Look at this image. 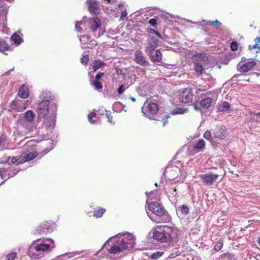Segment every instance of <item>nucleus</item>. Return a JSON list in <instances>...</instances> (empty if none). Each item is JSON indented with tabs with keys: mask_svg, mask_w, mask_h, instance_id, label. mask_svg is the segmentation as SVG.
I'll return each instance as SVG.
<instances>
[{
	"mask_svg": "<svg viewBox=\"0 0 260 260\" xmlns=\"http://www.w3.org/2000/svg\"><path fill=\"white\" fill-rule=\"evenodd\" d=\"M213 24H216V25H220L221 23L217 20L213 21Z\"/></svg>",
	"mask_w": 260,
	"mask_h": 260,
	"instance_id": "obj_58",
	"label": "nucleus"
},
{
	"mask_svg": "<svg viewBox=\"0 0 260 260\" xmlns=\"http://www.w3.org/2000/svg\"><path fill=\"white\" fill-rule=\"evenodd\" d=\"M126 16H127V13H126V11H122V14L121 16V19H123V18L126 17Z\"/></svg>",
	"mask_w": 260,
	"mask_h": 260,
	"instance_id": "obj_54",
	"label": "nucleus"
},
{
	"mask_svg": "<svg viewBox=\"0 0 260 260\" xmlns=\"http://www.w3.org/2000/svg\"><path fill=\"white\" fill-rule=\"evenodd\" d=\"M107 118L108 119V122H112V117L110 114L107 115Z\"/></svg>",
	"mask_w": 260,
	"mask_h": 260,
	"instance_id": "obj_57",
	"label": "nucleus"
},
{
	"mask_svg": "<svg viewBox=\"0 0 260 260\" xmlns=\"http://www.w3.org/2000/svg\"><path fill=\"white\" fill-rule=\"evenodd\" d=\"M55 227L53 221H45L40 226L34 230L32 232L34 235L44 236L52 233Z\"/></svg>",
	"mask_w": 260,
	"mask_h": 260,
	"instance_id": "obj_5",
	"label": "nucleus"
},
{
	"mask_svg": "<svg viewBox=\"0 0 260 260\" xmlns=\"http://www.w3.org/2000/svg\"><path fill=\"white\" fill-rule=\"evenodd\" d=\"M185 112V110L182 108H176L173 111V114H182Z\"/></svg>",
	"mask_w": 260,
	"mask_h": 260,
	"instance_id": "obj_42",
	"label": "nucleus"
},
{
	"mask_svg": "<svg viewBox=\"0 0 260 260\" xmlns=\"http://www.w3.org/2000/svg\"><path fill=\"white\" fill-rule=\"evenodd\" d=\"M105 63L100 59L94 60L92 62V67L94 72H95L99 69L104 67Z\"/></svg>",
	"mask_w": 260,
	"mask_h": 260,
	"instance_id": "obj_25",
	"label": "nucleus"
},
{
	"mask_svg": "<svg viewBox=\"0 0 260 260\" xmlns=\"http://www.w3.org/2000/svg\"><path fill=\"white\" fill-rule=\"evenodd\" d=\"M86 3L89 12L92 14H98L100 11L99 3L95 0H87Z\"/></svg>",
	"mask_w": 260,
	"mask_h": 260,
	"instance_id": "obj_16",
	"label": "nucleus"
},
{
	"mask_svg": "<svg viewBox=\"0 0 260 260\" xmlns=\"http://www.w3.org/2000/svg\"><path fill=\"white\" fill-rule=\"evenodd\" d=\"M153 237L154 239L160 242H169L171 241L170 236H167L164 230L162 232L155 231L153 233Z\"/></svg>",
	"mask_w": 260,
	"mask_h": 260,
	"instance_id": "obj_14",
	"label": "nucleus"
},
{
	"mask_svg": "<svg viewBox=\"0 0 260 260\" xmlns=\"http://www.w3.org/2000/svg\"><path fill=\"white\" fill-rule=\"evenodd\" d=\"M96 115V113L92 112L90 113L88 116V120L91 123H94L95 121L92 120L93 117H95Z\"/></svg>",
	"mask_w": 260,
	"mask_h": 260,
	"instance_id": "obj_45",
	"label": "nucleus"
},
{
	"mask_svg": "<svg viewBox=\"0 0 260 260\" xmlns=\"http://www.w3.org/2000/svg\"><path fill=\"white\" fill-rule=\"evenodd\" d=\"M169 192L170 193L173 197H176L177 194V189L173 187L169 188Z\"/></svg>",
	"mask_w": 260,
	"mask_h": 260,
	"instance_id": "obj_50",
	"label": "nucleus"
},
{
	"mask_svg": "<svg viewBox=\"0 0 260 260\" xmlns=\"http://www.w3.org/2000/svg\"><path fill=\"white\" fill-rule=\"evenodd\" d=\"M18 95L19 97L25 99H27L29 95L28 89L25 85H22L19 88Z\"/></svg>",
	"mask_w": 260,
	"mask_h": 260,
	"instance_id": "obj_23",
	"label": "nucleus"
},
{
	"mask_svg": "<svg viewBox=\"0 0 260 260\" xmlns=\"http://www.w3.org/2000/svg\"><path fill=\"white\" fill-rule=\"evenodd\" d=\"M91 85L93 86L95 89L98 90L99 92H101L103 89V84L100 81H93Z\"/></svg>",
	"mask_w": 260,
	"mask_h": 260,
	"instance_id": "obj_32",
	"label": "nucleus"
},
{
	"mask_svg": "<svg viewBox=\"0 0 260 260\" xmlns=\"http://www.w3.org/2000/svg\"><path fill=\"white\" fill-rule=\"evenodd\" d=\"M89 60V55L85 54L83 55L82 58L81 59V62L84 64H87Z\"/></svg>",
	"mask_w": 260,
	"mask_h": 260,
	"instance_id": "obj_41",
	"label": "nucleus"
},
{
	"mask_svg": "<svg viewBox=\"0 0 260 260\" xmlns=\"http://www.w3.org/2000/svg\"><path fill=\"white\" fill-rule=\"evenodd\" d=\"M130 99L132 100V101L134 102L136 101V99L134 97H131Z\"/></svg>",
	"mask_w": 260,
	"mask_h": 260,
	"instance_id": "obj_61",
	"label": "nucleus"
},
{
	"mask_svg": "<svg viewBox=\"0 0 260 260\" xmlns=\"http://www.w3.org/2000/svg\"><path fill=\"white\" fill-rule=\"evenodd\" d=\"M135 61L141 66H146L148 65V62L147 61L146 57L140 50H137L135 52Z\"/></svg>",
	"mask_w": 260,
	"mask_h": 260,
	"instance_id": "obj_17",
	"label": "nucleus"
},
{
	"mask_svg": "<svg viewBox=\"0 0 260 260\" xmlns=\"http://www.w3.org/2000/svg\"><path fill=\"white\" fill-rule=\"evenodd\" d=\"M219 175L218 174H213L211 172L206 173L201 176V179L203 183L206 186L211 185L214 182H215Z\"/></svg>",
	"mask_w": 260,
	"mask_h": 260,
	"instance_id": "obj_9",
	"label": "nucleus"
},
{
	"mask_svg": "<svg viewBox=\"0 0 260 260\" xmlns=\"http://www.w3.org/2000/svg\"><path fill=\"white\" fill-rule=\"evenodd\" d=\"M258 244L260 245V238H258Z\"/></svg>",
	"mask_w": 260,
	"mask_h": 260,
	"instance_id": "obj_64",
	"label": "nucleus"
},
{
	"mask_svg": "<svg viewBox=\"0 0 260 260\" xmlns=\"http://www.w3.org/2000/svg\"><path fill=\"white\" fill-rule=\"evenodd\" d=\"M207 24L209 25H213V21H207Z\"/></svg>",
	"mask_w": 260,
	"mask_h": 260,
	"instance_id": "obj_59",
	"label": "nucleus"
},
{
	"mask_svg": "<svg viewBox=\"0 0 260 260\" xmlns=\"http://www.w3.org/2000/svg\"><path fill=\"white\" fill-rule=\"evenodd\" d=\"M9 48V45L3 40H0V52L3 53Z\"/></svg>",
	"mask_w": 260,
	"mask_h": 260,
	"instance_id": "obj_31",
	"label": "nucleus"
},
{
	"mask_svg": "<svg viewBox=\"0 0 260 260\" xmlns=\"http://www.w3.org/2000/svg\"><path fill=\"white\" fill-rule=\"evenodd\" d=\"M193 94L190 88H184L179 95L180 101L183 103H190L192 102Z\"/></svg>",
	"mask_w": 260,
	"mask_h": 260,
	"instance_id": "obj_10",
	"label": "nucleus"
},
{
	"mask_svg": "<svg viewBox=\"0 0 260 260\" xmlns=\"http://www.w3.org/2000/svg\"><path fill=\"white\" fill-rule=\"evenodd\" d=\"M126 87L125 85L123 84H121L118 88L117 90V92L119 94H121L123 93L124 90L126 89Z\"/></svg>",
	"mask_w": 260,
	"mask_h": 260,
	"instance_id": "obj_48",
	"label": "nucleus"
},
{
	"mask_svg": "<svg viewBox=\"0 0 260 260\" xmlns=\"http://www.w3.org/2000/svg\"><path fill=\"white\" fill-rule=\"evenodd\" d=\"M90 28L93 35L95 38H99L101 35L99 34L98 35L96 36V31L101 26L102 22L101 20L96 17H93L92 19L90 20Z\"/></svg>",
	"mask_w": 260,
	"mask_h": 260,
	"instance_id": "obj_11",
	"label": "nucleus"
},
{
	"mask_svg": "<svg viewBox=\"0 0 260 260\" xmlns=\"http://www.w3.org/2000/svg\"><path fill=\"white\" fill-rule=\"evenodd\" d=\"M179 169L176 167H172L166 171V176L170 180H174L178 177Z\"/></svg>",
	"mask_w": 260,
	"mask_h": 260,
	"instance_id": "obj_20",
	"label": "nucleus"
},
{
	"mask_svg": "<svg viewBox=\"0 0 260 260\" xmlns=\"http://www.w3.org/2000/svg\"><path fill=\"white\" fill-rule=\"evenodd\" d=\"M25 160L26 161H30L34 158H35L38 155V153L37 151H32L30 152L27 154H23Z\"/></svg>",
	"mask_w": 260,
	"mask_h": 260,
	"instance_id": "obj_27",
	"label": "nucleus"
},
{
	"mask_svg": "<svg viewBox=\"0 0 260 260\" xmlns=\"http://www.w3.org/2000/svg\"><path fill=\"white\" fill-rule=\"evenodd\" d=\"M204 138L207 140H209L210 141H211L212 140L211 139V133L210 132V131H206L205 133H204Z\"/></svg>",
	"mask_w": 260,
	"mask_h": 260,
	"instance_id": "obj_44",
	"label": "nucleus"
},
{
	"mask_svg": "<svg viewBox=\"0 0 260 260\" xmlns=\"http://www.w3.org/2000/svg\"><path fill=\"white\" fill-rule=\"evenodd\" d=\"M54 103L49 102L48 100H42L38 105V114L39 118H46L48 117L49 109H51V114L53 113L51 104Z\"/></svg>",
	"mask_w": 260,
	"mask_h": 260,
	"instance_id": "obj_6",
	"label": "nucleus"
},
{
	"mask_svg": "<svg viewBox=\"0 0 260 260\" xmlns=\"http://www.w3.org/2000/svg\"><path fill=\"white\" fill-rule=\"evenodd\" d=\"M55 247V242L50 238L44 239L40 243H33L32 249L34 250V258H40Z\"/></svg>",
	"mask_w": 260,
	"mask_h": 260,
	"instance_id": "obj_3",
	"label": "nucleus"
},
{
	"mask_svg": "<svg viewBox=\"0 0 260 260\" xmlns=\"http://www.w3.org/2000/svg\"><path fill=\"white\" fill-rule=\"evenodd\" d=\"M105 75L104 73L99 72L95 77L94 81H99Z\"/></svg>",
	"mask_w": 260,
	"mask_h": 260,
	"instance_id": "obj_51",
	"label": "nucleus"
},
{
	"mask_svg": "<svg viewBox=\"0 0 260 260\" xmlns=\"http://www.w3.org/2000/svg\"><path fill=\"white\" fill-rule=\"evenodd\" d=\"M43 97L44 99H46V100H48L49 102L54 103L53 101L55 100V97L50 95L49 94L45 93L44 94H42Z\"/></svg>",
	"mask_w": 260,
	"mask_h": 260,
	"instance_id": "obj_38",
	"label": "nucleus"
},
{
	"mask_svg": "<svg viewBox=\"0 0 260 260\" xmlns=\"http://www.w3.org/2000/svg\"><path fill=\"white\" fill-rule=\"evenodd\" d=\"M226 131L224 125L217 126L213 132L214 137L220 140H224L226 136Z\"/></svg>",
	"mask_w": 260,
	"mask_h": 260,
	"instance_id": "obj_13",
	"label": "nucleus"
},
{
	"mask_svg": "<svg viewBox=\"0 0 260 260\" xmlns=\"http://www.w3.org/2000/svg\"><path fill=\"white\" fill-rule=\"evenodd\" d=\"M158 105L152 102L149 103L145 107H142L143 113L150 119L156 120L155 118V114L158 112Z\"/></svg>",
	"mask_w": 260,
	"mask_h": 260,
	"instance_id": "obj_7",
	"label": "nucleus"
},
{
	"mask_svg": "<svg viewBox=\"0 0 260 260\" xmlns=\"http://www.w3.org/2000/svg\"><path fill=\"white\" fill-rule=\"evenodd\" d=\"M162 227L167 236H170L171 240L173 237L177 236L179 230L174 224H171L170 225H163Z\"/></svg>",
	"mask_w": 260,
	"mask_h": 260,
	"instance_id": "obj_12",
	"label": "nucleus"
},
{
	"mask_svg": "<svg viewBox=\"0 0 260 260\" xmlns=\"http://www.w3.org/2000/svg\"><path fill=\"white\" fill-rule=\"evenodd\" d=\"M53 113L48 117L45 118L43 124L45 125L47 129H52L55 126L56 121V113L57 109V105L56 103L51 104Z\"/></svg>",
	"mask_w": 260,
	"mask_h": 260,
	"instance_id": "obj_8",
	"label": "nucleus"
},
{
	"mask_svg": "<svg viewBox=\"0 0 260 260\" xmlns=\"http://www.w3.org/2000/svg\"><path fill=\"white\" fill-rule=\"evenodd\" d=\"M106 210L102 208H99L95 209L93 211V216L96 218L101 217L105 212Z\"/></svg>",
	"mask_w": 260,
	"mask_h": 260,
	"instance_id": "obj_30",
	"label": "nucleus"
},
{
	"mask_svg": "<svg viewBox=\"0 0 260 260\" xmlns=\"http://www.w3.org/2000/svg\"><path fill=\"white\" fill-rule=\"evenodd\" d=\"M11 39L16 45L20 44L22 41L19 36L16 33L12 35V36H11Z\"/></svg>",
	"mask_w": 260,
	"mask_h": 260,
	"instance_id": "obj_33",
	"label": "nucleus"
},
{
	"mask_svg": "<svg viewBox=\"0 0 260 260\" xmlns=\"http://www.w3.org/2000/svg\"><path fill=\"white\" fill-rule=\"evenodd\" d=\"M179 210L184 215H186L188 213V208L185 205H183L178 207Z\"/></svg>",
	"mask_w": 260,
	"mask_h": 260,
	"instance_id": "obj_36",
	"label": "nucleus"
},
{
	"mask_svg": "<svg viewBox=\"0 0 260 260\" xmlns=\"http://www.w3.org/2000/svg\"><path fill=\"white\" fill-rule=\"evenodd\" d=\"M149 53L151 59L153 61L160 62L162 59V54L159 50H153Z\"/></svg>",
	"mask_w": 260,
	"mask_h": 260,
	"instance_id": "obj_22",
	"label": "nucleus"
},
{
	"mask_svg": "<svg viewBox=\"0 0 260 260\" xmlns=\"http://www.w3.org/2000/svg\"><path fill=\"white\" fill-rule=\"evenodd\" d=\"M221 257H228L230 260L235 259V256L233 254L229 252L224 253L220 255Z\"/></svg>",
	"mask_w": 260,
	"mask_h": 260,
	"instance_id": "obj_39",
	"label": "nucleus"
},
{
	"mask_svg": "<svg viewBox=\"0 0 260 260\" xmlns=\"http://www.w3.org/2000/svg\"><path fill=\"white\" fill-rule=\"evenodd\" d=\"M256 115L260 118V112L257 113Z\"/></svg>",
	"mask_w": 260,
	"mask_h": 260,
	"instance_id": "obj_62",
	"label": "nucleus"
},
{
	"mask_svg": "<svg viewBox=\"0 0 260 260\" xmlns=\"http://www.w3.org/2000/svg\"><path fill=\"white\" fill-rule=\"evenodd\" d=\"M223 245V242L222 240H220V241L217 242L215 244V245H214V249L216 251H219L222 249Z\"/></svg>",
	"mask_w": 260,
	"mask_h": 260,
	"instance_id": "obj_37",
	"label": "nucleus"
},
{
	"mask_svg": "<svg viewBox=\"0 0 260 260\" xmlns=\"http://www.w3.org/2000/svg\"><path fill=\"white\" fill-rule=\"evenodd\" d=\"M17 172L18 171L16 170V169H14L11 171V172L10 174H9V176L10 177H12L14 176L17 173Z\"/></svg>",
	"mask_w": 260,
	"mask_h": 260,
	"instance_id": "obj_53",
	"label": "nucleus"
},
{
	"mask_svg": "<svg viewBox=\"0 0 260 260\" xmlns=\"http://www.w3.org/2000/svg\"><path fill=\"white\" fill-rule=\"evenodd\" d=\"M230 108V104L227 102H224L222 105L219 107V109L220 111H228Z\"/></svg>",
	"mask_w": 260,
	"mask_h": 260,
	"instance_id": "obj_35",
	"label": "nucleus"
},
{
	"mask_svg": "<svg viewBox=\"0 0 260 260\" xmlns=\"http://www.w3.org/2000/svg\"><path fill=\"white\" fill-rule=\"evenodd\" d=\"M10 142L8 137L5 135L0 136V147L5 148L9 145Z\"/></svg>",
	"mask_w": 260,
	"mask_h": 260,
	"instance_id": "obj_26",
	"label": "nucleus"
},
{
	"mask_svg": "<svg viewBox=\"0 0 260 260\" xmlns=\"http://www.w3.org/2000/svg\"><path fill=\"white\" fill-rule=\"evenodd\" d=\"M254 41L255 42V44L249 45V49L250 50L257 49L256 52H260V37L255 38Z\"/></svg>",
	"mask_w": 260,
	"mask_h": 260,
	"instance_id": "obj_28",
	"label": "nucleus"
},
{
	"mask_svg": "<svg viewBox=\"0 0 260 260\" xmlns=\"http://www.w3.org/2000/svg\"><path fill=\"white\" fill-rule=\"evenodd\" d=\"M147 43L148 45L146 47L145 51L148 53L154 50V49L158 46V41L156 38L152 36L147 40Z\"/></svg>",
	"mask_w": 260,
	"mask_h": 260,
	"instance_id": "obj_19",
	"label": "nucleus"
},
{
	"mask_svg": "<svg viewBox=\"0 0 260 260\" xmlns=\"http://www.w3.org/2000/svg\"><path fill=\"white\" fill-rule=\"evenodd\" d=\"M17 254L16 252H12L9 253L6 257L7 260H14L17 256Z\"/></svg>",
	"mask_w": 260,
	"mask_h": 260,
	"instance_id": "obj_40",
	"label": "nucleus"
},
{
	"mask_svg": "<svg viewBox=\"0 0 260 260\" xmlns=\"http://www.w3.org/2000/svg\"><path fill=\"white\" fill-rule=\"evenodd\" d=\"M146 74V71L141 68H139V75L144 76Z\"/></svg>",
	"mask_w": 260,
	"mask_h": 260,
	"instance_id": "obj_52",
	"label": "nucleus"
},
{
	"mask_svg": "<svg viewBox=\"0 0 260 260\" xmlns=\"http://www.w3.org/2000/svg\"><path fill=\"white\" fill-rule=\"evenodd\" d=\"M24 117L27 121L30 122L33 121L35 114L32 110H28L25 112Z\"/></svg>",
	"mask_w": 260,
	"mask_h": 260,
	"instance_id": "obj_29",
	"label": "nucleus"
},
{
	"mask_svg": "<svg viewBox=\"0 0 260 260\" xmlns=\"http://www.w3.org/2000/svg\"><path fill=\"white\" fill-rule=\"evenodd\" d=\"M26 162L25 160V158L24 155L22 154L21 156H19L18 158H17V165H19L22 163Z\"/></svg>",
	"mask_w": 260,
	"mask_h": 260,
	"instance_id": "obj_47",
	"label": "nucleus"
},
{
	"mask_svg": "<svg viewBox=\"0 0 260 260\" xmlns=\"http://www.w3.org/2000/svg\"><path fill=\"white\" fill-rule=\"evenodd\" d=\"M149 24L155 28L157 27L156 20L154 18L150 19L148 21Z\"/></svg>",
	"mask_w": 260,
	"mask_h": 260,
	"instance_id": "obj_49",
	"label": "nucleus"
},
{
	"mask_svg": "<svg viewBox=\"0 0 260 260\" xmlns=\"http://www.w3.org/2000/svg\"><path fill=\"white\" fill-rule=\"evenodd\" d=\"M212 101L211 98H205L201 101L200 105L203 109H207L211 106Z\"/></svg>",
	"mask_w": 260,
	"mask_h": 260,
	"instance_id": "obj_24",
	"label": "nucleus"
},
{
	"mask_svg": "<svg viewBox=\"0 0 260 260\" xmlns=\"http://www.w3.org/2000/svg\"><path fill=\"white\" fill-rule=\"evenodd\" d=\"M238 47V43L236 41H233L231 43V49L232 51H237Z\"/></svg>",
	"mask_w": 260,
	"mask_h": 260,
	"instance_id": "obj_43",
	"label": "nucleus"
},
{
	"mask_svg": "<svg viewBox=\"0 0 260 260\" xmlns=\"http://www.w3.org/2000/svg\"><path fill=\"white\" fill-rule=\"evenodd\" d=\"M256 63L254 60H250L241 64L239 63V71L241 73H246L255 66Z\"/></svg>",
	"mask_w": 260,
	"mask_h": 260,
	"instance_id": "obj_18",
	"label": "nucleus"
},
{
	"mask_svg": "<svg viewBox=\"0 0 260 260\" xmlns=\"http://www.w3.org/2000/svg\"><path fill=\"white\" fill-rule=\"evenodd\" d=\"M155 30L154 29H151V28H147V31L148 32V33H151V34H154L155 32Z\"/></svg>",
	"mask_w": 260,
	"mask_h": 260,
	"instance_id": "obj_56",
	"label": "nucleus"
},
{
	"mask_svg": "<svg viewBox=\"0 0 260 260\" xmlns=\"http://www.w3.org/2000/svg\"><path fill=\"white\" fill-rule=\"evenodd\" d=\"M194 107L196 109H198V107H197V105H194Z\"/></svg>",
	"mask_w": 260,
	"mask_h": 260,
	"instance_id": "obj_63",
	"label": "nucleus"
},
{
	"mask_svg": "<svg viewBox=\"0 0 260 260\" xmlns=\"http://www.w3.org/2000/svg\"><path fill=\"white\" fill-rule=\"evenodd\" d=\"M192 60L194 63V70L199 76H202L203 74L204 66L206 63L207 57L204 54L199 53L193 55Z\"/></svg>",
	"mask_w": 260,
	"mask_h": 260,
	"instance_id": "obj_4",
	"label": "nucleus"
},
{
	"mask_svg": "<svg viewBox=\"0 0 260 260\" xmlns=\"http://www.w3.org/2000/svg\"><path fill=\"white\" fill-rule=\"evenodd\" d=\"M206 146V143L203 139H199L196 143V145L193 146V149L196 153L203 151Z\"/></svg>",
	"mask_w": 260,
	"mask_h": 260,
	"instance_id": "obj_21",
	"label": "nucleus"
},
{
	"mask_svg": "<svg viewBox=\"0 0 260 260\" xmlns=\"http://www.w3.org/2000/svg\"><path fill=\"white\" fill-rule=\"evenodd\" d=\"M135 239L132 234L124 235L122 238H119L109 250L111 254H117L123 252L125 250H128L133 247L135 243Z\"/></svg>",
	"mask_w": 260,
	"mask_h": 260,
	"instance_id": "obj_2",
	"label": "nucleus"
},
{
	"mask_svg": "<svg viewBox=\"0 0 260 260\" xmlns=\"http://www.w3.org/2000/svg\"><path fill=\"white\" fill-rule=\"evenodd\" d=\"M148 208L153 214L151 216H149L153 222L156 223H166L171 219L168 212L159 203L151 202L148 204Z\"/></svg>",
	"mask_w": 260,
	"mask_h": 260,
	"instance_id": "obj_1",
	"label": "nucleus"
},
{
	"mask_svg": "<svg viewBox=\"0 0 260 260\" xmlns=\"http://www.w3.org/2000/svg\"><path fill=\"white\" fill-rule=\"evenodd\" d=\"M154 34H155L158 38L163 39V37H162L161 34L158 31L156 30Z\"/></svg>",
	"mask_w": 260,
	"mask_h": 260,
	"instance_id": "obj_55",
	"label": "nucleus"
},
{
	"mask_svg": "<svg viewBox=\"0 0 260 260\" xmlns=\"http://www.w3.org/2000/svg\"><path fill=\"white\" fill-rule=\"evenodd\" d=\"M164 254V252L162 251H157L151 254L150 256H149V257L152 259H157L161 257Z\"/></svg>",
	"mask_w": 260,
	"mask_h": 260,
	"instance_id": "obj_34",
	"label": "nucleus"
},
{
	"mask_svg": "<svg viewBox=\"0 0 260 260\" xmlns=\"http://www.w3.org/2000/svg\"><path fill=\"white\" fill-rule=\"evenodd\" d=\"M5 171V170L3 168H2L0 169V175L3 177V173H4Z\"/></svg>",
	"mask_w": 260,
	"mask_h": 260,
	"instance_id": "obj_60",
	"label": "nucleus"
},
{
	"mask_svg": "<svg viewBox=\"0 0 260 260\" xmlns=\"http://www.w3.org/2000/svg\"><path fill=\"white\" fill-rule=\"evenodd\" d=\"M7 161L9 162L10 164H15L17 165V157L13 156L12 157H9Z\"/></svg>",
	"mask_w": 260,
	"mask_h": 260,
	"instance_id": "obj_46",
	"label": "nucleus"
},
{
	"mask_svg": "<svg viewBox=\"0 0 260 260\" xmlns=\"http://www.w3.org/2000/svg\"><path fill=\"white\" fill-rule=\"evenodd\" d=\"M30 102L29 101L23 102L21 100H14L12 102V105L15 107L16 111L21 112L25 110L28 106Z\"/></svg>",
	"mask_w": 260,
	"mask_h": 260,
	"instance_id": "obj_15",
	"label": "nucleus"
}]
</instances>
